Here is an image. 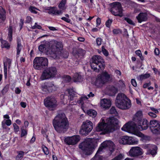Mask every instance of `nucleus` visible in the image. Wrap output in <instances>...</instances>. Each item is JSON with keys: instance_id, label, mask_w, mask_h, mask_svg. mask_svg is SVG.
Wrapping results in <instances>:
<instances>
[{"instance_id": "f257e3e1", "label": "nucleus", "mask_w": 160, "mask_h": 160, "mask_svg": "<svg viewBox=\"0 0 160 160\" xmlns=\"http://www.w3.org/2000/svg\"><path fill=\"white\" fill-rule=\"evenodd\" d=\"M51 44V47L49 48V42H46L45 44H41L38 47V49L41 52H47L51 57L56 59L61 55V52L63 48L62 43L60 42L54 41Z\"/></svg>"}, {"instance_id": "f03ea898", "label": "nucleus", "mask_w": 160, "mask_h": 160, "mask_svg": "<svg viewBox=\"0 0 160 160\" xmlns=\"http://www.w3.org/2000/svg\"><path fill=\"white\" fill-rule=\"evenodd\" d=\"M118 122V120L114 117L107 119L106 123L102 119L98 124L96 130L97 132H102L101 134H103L112 132L117 128Z\"/></svg>"}, {"instance_id": "7ed1b4c3", "label": "nucleus", "mask_w": 160, "mask_h": 160, "mask_svg": "<svg viewBox=\"0 0 160 160\" xmlns=\"http://www.w3.org/2000/svg\"><path fill=\"white\" fill-rule=\"evenodd\" d=\"M52 124L55 129L60 133H64L69 127V122L64 113L58 112L52 121Z\"/></svg>"}, {"instance_id": "20e7f679", "label": "nucleus", "mask_w": 160, "mask_h": 160, "mask_svg": "<svg viewBox=\"0 0 160 160\" xmlns=\"http://www.w3.org/2000/svg\"><path fill=\"white\" fill-rule=\"evenodd\" d=\"M149 127L148 122L146 119L142 120V122L135 123L129 122L124 125L122 128V130L125 132H132L137 135H139L140 132L138 130H142L147 129Z\"/></svg>"}, {"instance_id": "39448f33", "label": "nucleus", "mask_w": 160, "mask_h": 160, "mask_svg": "<svg viewBox=\"0 0 160 160\" xmlns=\"http://www.w3.org/2000/svg\"><path fill=\"white\" fill-rule=\"evenodd\" d=\"M116 106L121 109L126 110L131 107V102L129 99L123 93L118 94L115 100Z\"/></svg>"}, {"instance_id": "423d86ee", "label": "nucleus", "mask_w": 160, "mask_h": 160, "mask_svg": "<svg viewBox=\"0 0 160 160\" xmlns=\"http://www.w3.org/2000/svg\"><path fill=\"white\" fill-rule=\"evenodd\" d=\"M90 63L92 69L95 71L98 72L99 69L103 70L104 68V60L100 56L95 55L93 56Z\"/></svg>"}, {"instance_id": "0eeeda50", "label": "nucleus", "mask_w": 160, "mask_h": 160, "mask_svg": "<svg viewBox=\"0 0 160 160\" xmlns=\"http://www.w3.org/2000/svg\"><path fill=\"white\" fill-rule=\"evenodd\" d=\"M79 147L81 149L85 154L90 155L94 151L95 145L92 142L90 138H87L79 145Z\"/></svg>"}, {"instance_id": "6e6552de", "label": "nucleus", "mask_w": 160, "mask_h": 160, "mask_svg": "<svg viewBox=\"0 0 160 160\" xmlns=\"http://www.w3.org/2000/svg\"><path fill=\"white\" fill-rule=\"evenodd\" d=\"M106 148L111 152V153L114 151L113 143L111 141H105L102 143L101 147L99 148L94 158L91 160H102V157L98 155V153L101 151L103 149Z\"/></svg>"}, {"instance_id": "1a4fd4ad", "label": "nucleus", "mask_w": 160, "mask_h": 160, "mask_svg": "<svg viewBox=\"0 0 160 160\" xmlns=\"http://www.w3.org/2000/svg\"><path fill=\"white\" fill-rule=\"evenodd\" d=\"M48 64V61L47 58L41 57H36L33 61L34 68L38 70L44 68L47 66Z\"/></svg>"}, {"instance_id": "9d476101", "label": "nucleus", "mask_w": 160, "mask_h": 160, "mask_svg": "<svg viewBox=\"0 0 160 160\" xmlns=\"http://www.w3.org/2000/svg\"><path fill=\"white\" fill-rule=\"evenodd\" d=\"M109 5L111 7L110 11L113 15L120 17L123 16L122 8L119 2H115L111 3Z\"/></svg>"}, {"instance_id": "9b49d317", "label": "nucleus", "mask_w": 160, "mask_h": 160, "mask_svg": "<svg viewBox=\"0 0 160 160\" xmlns=\"http://www.w3.org/2000/svg\"><path fill=\"white\" fill-rule=\"evenodd\" d=\"M57 70L55 67H51L45 70L40 77L43 80L54 77L57 74Z\"/></svg>"}, {"instance_id": "f8f14e48", "label": "nucleus", "mask_w": 160, "mask_h": 160, "mask_svg": "<svg viewBox=\"0 0 160 160\" xmlns=\"http://www.w3.org/2000/svg\"><path fill=\"white\" fill-rule=\"evenodd\" d=\"M110 75L106 72H103L98 76L96 80V84L99 87H101L108 81L111 79Z\"/></svg>"}, {"instance_id": "ddd939ff", "label": "nucleus", "mask_w": 160, "mask_h": 160, "mask_svg": "<svg viewBox=\"0 0 160 160\" xmlns=\"http://www.w3.org/2000/svg\"><path fill=\"white\" fill-rule=\"evenodd\" d=\"M93 128L92 123L89 120H87L83 122L79 131L80 133L86 136L91 132Z\"/></svg>"}, {"instance_id": "4468645a", "label": "nucleus", "mask_w": 160, "mask_h": 160, "mask_svg": "<svg viewBox=\"0 0 160 160\" xmlns=\"http://www.w3.org/2000/svg\"><path fill=\"white\" fill-rule=\"evenodd\" d=\"M44 104L51 110H53L57 106V101L52 96L48 97L44 101Z\"/></svg>"}, {"instance_id": "2eb2a0df", "label": "nucleus", "mask_w": 160, "mask_h": 160, "mask_svg": "<svg viewBox=\"0 0 160 160\" xmlns=\"http://www.w3.org/2000/svg\"><path fill=\"white\" fill-rule=\"evenodd\" d=\"M42 90L45 92H52L57 90L58 87L55 85L53 82H48L41 86Z\"/></svg>"}, {"instance_id": "dca6fc26", "label": "nucleus", "mask_w": 160, "mask_h": 160, "mask_svg": "<svg viewBox=\"0 0 160 160\" xmlns=\"http://www.w3.org/2000/svg\"><path fill=\"white\" fill-rule=\"evenodd\" d=\"M150 128L152 133L154 134L160 133V123L156 120H152L150 122Z\"/></svg>"}, {"instance_id": "f3484780", "label": "nucleus", "mask_w": 160, "mask_h": 160, "mask_svg": "<svg viewBox=\"0 0 160 160\" xmlns=\"http://www.w3.org/2000/svg\"><path fill=\"white\" fill-rule=\"evenodd\" d=\"M80 139V137L79 135H74L65 138L64 142L68 145H74L77 144L79 141Z\"/></svg>"}, {"instance_id": "a211bd4d", "label": "nucleus", "mask_w": 160, "mask_h": 160, "mask_svg": "<svg viewBox=\"0 0 160 160\" xmlns=\"http://www.w3.org/2000/svg\"><path fill=\"white\" fill-rule=\"evenodd\" d=\"M129 155L131 157H138L143 154L142 149L139 147H132L129 152Z\"/></svg>"}, {"instance_id": "6ab92c4d", "label": "nucleus", "mask_w": 160, "mask_h": 160, "mask_svg": "<svg viewBox=\"0 0 160 160\" xmlns=\"http://www.w3.org/2000/svg\"><path fill=\"white\" fill-rule=\"evenodd\" d=\"M136 18L139 23L146 21L148 19V14L146 12H140L136 17Z\"/></svg>"}, {"instance_id": "aec40b11", "label": "nucleus", "mask_w": 160, "mask_h": 160, "mask_svg": "<svg viewBox=\"0 0 160 160\" xmlns=\"http://www.w3.org/2000/svg\"><path fill=\"white\" fill-rule=\"evenodd\" d=\"M49 11L48 13L49 14H52L56 15H59L62 14L63 12L60 10H58L56 7H50L48 9Z\"/></svg>"}, {"instance_id": "412c9836", "label": "nucleus", "mask_w": 160, "mask_h": 160, "mask_svg": "<svg viewBox=\"0 0 160 160\" xmlns=\"http://www.w3.org/2000/svg\"><path fill=\"white\" fill-rule=\"evenodd\" d=\"M100 104L101 107L105 109L109 108L111 105V101L109 99L105 98L101 100Z\"/></svg>"}, {"instance_id": "4be33fe9", "label": "nucleus", "mask_w": 160, "mask_h": 160, "mask_svg": "<svg viewBox=\"0 0 160 160\" xmlns=\"http://www.w3.org/2000/svg\"><path fill=\"white\" fill-rule=\"evenodd\" d=\"M142 113L141 111L138 112L133 118V121L135 123L142 122Z\"/></svg>"}, {"instance_id": "5701e85b", "label": "nucleus", "mask_w": 160, "mask_h": 160, "mask_svg": "<svg viewBox=\"0 0 160 160\" xmlns=\"http://www.w3.org/2000/svg\"><path fill=\"white\" fill-rule=\"evenodd\" d=\"M83 77L79 73H75L73 77V80L75 82H80L83 80Z\"/></svg>"}, {"instance_id": "b1692460", "label": "nucleus", "mask_w": 160, "mask_h": 160, "mask_svg": "<svg viewBox=\"0 0 160 160\" xmlns=\"http://www.w3.org/2000/svg\"><path fill=\"white\" fill-rule=\"evenodd\" d=\"M6 11L2 7H0V22L4 21L6 18Z\"/></svg>"}, {"instance_id": "393cba45", "label": "nucleus", "mask_w": 160, "mask_h": 160, "mask_svg": "<svg viewBox=\"0 0 160 160\" xmlns=\"http://www.w3.org/2000/svg\"><path fill=\"white\" fill-rule=\"evenodd\" d=\"M11 63V61L10 59H7V61L4 63V68L5 77L6 78L7 77V66L9 67Z\"/></svg>"}, {"instance_id": "a878e982", "label": "nucleus", "mask_w": 160, "mask_h": 160, "mask_svg": "<svg viewBox=\"0 0 160 160\" xmlns=\"http://www.w3.org/2000/svg\"><path fill=\"white\" fill-rule=\"evenodd\" d=\"M67 2V0H62L58 5V8L62 11L66 9V8L65 5Z\"/></svg>"}, {"instance_id": "bb28decb", "label": "nucleus", "mask_w": 160, "mask_h": 160, "mask_svg": "<svg viewBox=\"0 0 160 160\" xmlns=\"http://www.w3.org/2000/svg\"><path fill=\"white\" fill-rule=\"evenodd\" d=\"M12 26L10 25L8 28V39L10 42L12 40Z\"/></svg>"}, {"instance_id": "cd10ccee", "label": "nucleus", "mask_w": 160, "mask_h": 160, "mask_svg": "<svg viewBox=\"0 0 160 160\" xmlns=\"http://www.w3.org/2000/svg\"><path fill=\"white\" fill-rule=\"evenodd\" d=\"M67 91L69 94V98L70 100L71 101L73 100L74 97L76 95V93L72 89H68Z\"/></svg>"}, {"instance_id": "c85d7f7f", "label": "nucleus", "mask_w": 160, "mask_h": 160, "mask_svg": "<svg viewBox=\"0 0 160 160\" xmlns=\"http://www.w3.org/2000/svg\"><path fill=\"white\" fill-rule=\"evenodd\" d=\"M150 147L152 148V150L150 149L149 150L148 152L152 155H154L157 153V147L154 145H151Z\"/></svg>"}, {"instance_id": "c756f323", "label": "nucleus", "mask_w": 160, "mask_h": 160, "mask_svg": "<svg viewBox=\"0 0 160 160\" xmlns=\"http://www.w3.org/2000/svg\"><path fill=\"white\" fill-rule=\"evenodd\" d=\"M127 138H128V136H124L119 138V142L121 144H127Z\"/></svg>"}, {"instance_id": "7c9ffc66", "label": "nucleus", "mask_w": 160, "mask_h": 160, "mask_svg": "<svg viewBox=\"0 0 160 160\" xmlns=\"http://www.w3.org/2000/svg\"><path fill=\"white\" fill-rule=\"evenodd\" d=\"M150 77V74L149 73H146L144 74H141L137 77L138 79L140 80H142L143 79L147 78Z\"/></svg>"}, {"instance_id": "2f4dec72", "label": "nucleus", "mask_w": 160, "mask_h": 160, "mask_svg": "<svg viewBox=\"0 0 160 160\" xmlns=\"http://www.w3.org/2000/svg\"><path fill=\"white\" fill-rule=\"evenodd\" d=\"M87 113L89 116L93 118L95 117L97 114V112L95 110L92 109L88 110Z\"/></svg>"}, {"instance_id": "473e14b6", "label": "nucleus", "mask_w": 160, "mask_h": 160, "mask_svg": "<svg viewBox=\"0 0 160 160\" xmlns=\"http://www.w3.org/2000/svg\"><path fill=\"white\" fill-rule=\"evenodd\" d=\"M1 42L2 48H5L8 49L10 48V45L7 41L4 40H1Z\"/></svg>"}, {"instance_id": "72a5a7b5", "label": "nucleus", "mask_w": 160, "mask_h": 160, "mask_svg": "<svg viewBox=\"0 0 160 160\" xmlns=\"http://www.w3.org/2000/svg\"><path fill=\"white\" fill-rule=\"evenodd\" d=\"M18 154L16 158V160H21L23 156L24 152L20 151L18 152Z\"/></svg>"}, {"instance_id": "f704fd0d", "label": "nucleus", "mask_w": 160, "mask_h": 160, "mask_svg": "<svg viewBox=\"0 0 160 160\" xmlns=\"http://www.w3.org/2000/svg\"><path fill=\"white\" fill-rule=\"evenodd\" d=\"M22 48L21 44L20 41L18 40L17 41V54L18 55L21 51Z\"/></svg>"}, {"instance_id": "c9c22d12", "label": "nucleus", "mask_w": 160, "mask_h": 160, "mask_svg": "<svg viewBox=\"0 0 160 160\" xmlns=\"http://www.w3.org/2000/svg\"><path fill=\"white\" fill-rule=\"evenodd\" d=\"M85 51L82 49H79L77 51V54L78 57H82L84 54Z\"/></svg>"}, {"instance_id": "e433bc0d", "label": "nucleus", "mask_w": 160, "mask_h": 160, "mask_svg": "<svg viewBox=\"0 0 160 160\" xmlns=\"http://www.w3.org/2000/svg\"><path fill=\"white\" fill-rule=\"evenodd\" d=\"M127 144H133L136 143L133 138L131 137H128V138H127Z\"/></svg>"}, {"instance_id": "4c0bfd02", "label": "nucleus", "mask_w": 160, "mask_h": 160, "mask_svg": "<svg viewBox=\"0 0 160 160\" xmlns=\"http://www.w3.org/2000/svg\"><path fill=\"white\" fill-rule=\"evenodd\" d=\"M21 137H22L25 136L27 134V131L26 129L24 128L23 127H22L21 128Z\"/></svg>"}, {"instance_id": "58836bf2", "label": "nucleus", "mask_w": 160, "mask_h": 160, "mask_svg": "<svg viewBox=\"0 0 160 160\" xmlns=\"http://www.w3.org/2000/svg\"><path fill=\"white\" fill-rule=\"evenodd\" d=\"M109 90L114 94L117 93L118 91V89L113 86L111 87L110 88Z\"/></svg>"}, {"instance_id": "ea45409f", "label": "nucleus", "mask_w": 160, "mask_h": 160, "mask_svg": "<svg viewBox=\"0 0 160 160\" xmlns=\"http://www.w3.org/2000/svg\"><path fill=\"white\" fill-rule=\"evenodd\" d=\"M123 157V155L120 153L111 160H122Z\"/></svg>"}, {"instance_id": "a19ab883", "label": "nucleus", "mask_w": 160, "mask_h": 160, "mask_svg": "<svg viewBox=\"0 0 160 160\" xmlns=\"http://www.w3.org/2000/svg\"><path fill=\"white\" fill-rule=\"evenodd\" d=\"M29 10L32 13L36 14L37 13V10L38 9L35 7L33 6H30L29 8Z\"/></svg>"}, {"instance_id": "79ce46f5", "label": "nucleus", "mask_w": 160, "mask_h": 160, "mask_svg": "<svg viewBox=\"0 0 160 160\" xmlns=\"http://www.w3.org/2000/svg\"><path fill=\"white\" fill-rule=\"evenodd\" d=\"M110 113L111 114H113L116 115L118 112L116 110V109L114 107H112L110 110Z\"/></svg>"}, {"instance_id": "37998d69", "label": "nucleus", "mask_w": 160, "mask_h": 160, "mask_svg": "<svg viewBox=\"0 0 160 160\" xmlns=\"http://www.w3.org/2000/svg\"><path fill=\"white\" fill-rule=\"evenodd\" d=\"M88 98L86 96L82 97L79 100L78 102L82 104L83 103V101L88 99Z\"/></svg>"}, {"instance_id": "c03bdc74", "label": "nucleus", "mask_w": 160, "mask_h": 160, "mask_svg": "<svg viewBox=\"0 0 160 160\" xmlns=\"http://www.w3.org/2000/svg\"><path fill=\"white\" fill-rule=\"evenodd\" d=\"M135 53L137 55H138L140 57L141 59L142 60H143L144 58L142 56V54L141 53V52L140 51V50H137L136 51Z\"/></svg>"}, {"instance_id": "a18cd8bd", "label": "nucleus", "mask_w": 160, "mask_h": 160, "mask_svg": "<svg viewBox=\"0 0 160 160\" xmlns=\"http://www.w3.org/2000/svg\"><path fill=\"white\" fill-rule=\"evenodd\" d=\"M64 81L65 82H69L71 80V78L69 76H65L63 78Z\"/></svg>"}, {"instance_id": "49530a36", "label": "nucleus", "mask_w": 160, "mask_h": 160, "mask_svg": "<svg viewBox=\"0 0 160 160\" xmlns=\"http://www.w3.org/2000/svg\"><path fill=\"white\" fill-rule=\"evenodd\" d=\"M112 22V19L108 20L105 23V25L107 27L110 28L111 23Z\"/></svg>"}, {"instance_id": "de8ad7c7", "label": "nucleus", "mask_w": 160, "mask_h": 160, "mask_svg": "<svg viewBox=\"0 0 160 160\" xmlns=\"http://www.w3.org/2000/svg\"><path fill=\"white\" fill-rule=\"evenodd\" d=\"M43 151L46 155H48L49 154V150L48 148L45 146H44L42 147Z\"/></svg>"}, {"instance_id": "09e8293b", "label": "nucleus", "mask_w": 160, "mask_h": 160, "mask_svg": "<svg viewBox=\"0 0 160 160\" xmlns=\"http://www.w3.org/2000/svg\"><path fill=\"white\" fill-rule=\"evenodd\" d=\"M32 29L37 28L39 29H41L42 28L41 26L38 24L36 22L34 26H32Z\"/></svg>"}, {"instance_id": "8fccbe9b", "label": "nucleus", "mask_w": 160, "mask_h": 160, "mask_svg": "<svg viewBox=\"0 0 160 160\" xmlns=\"http://www.w3.org/2000/svg\"><path fill=\"white\" fill-rule=\"evenodd\" d=\"M102 52L104 55L106 56H107L108 55V51L105 48L104 46H102Z\"/></svg>"}, {"instance_id": "3c124183", "label": "nucleus", "mask_w": 160, "mask_h": 160, "mask_svg": "<svg viewBox=\"0 0 160 160\" xmlns=\"http://www.w3.org/2000/svg\"><path fill=\"white\" fill-rule=\"evenodd\" d=\"M124 20L127 21V22H128L129 24L133 25H135L134 23L130 19L127 18H124Z\"/></svg>"}, {"instance_id": "603ef678", "label": "nucleus", "mask_w": 160, "mask_h": 160, "mask_svg": "<svg viewBox=\"0 0 160 160\" xmlns=\"http://www.w3.org/2000/svg\"><path fill=\"white\" fill-rule=\"evenodd\" d=\"M9 85L8 84H7L4 87L3 89L2 90V94L6 93L8 91V89Z\"/></svg>"}, {"instance_id": "864d4df0", "label": "nucleus", "mask_w": 160, "mask_h": 160, "mask_svg": "<svg viewBox=\"0 0 160 160\" xmlns=\"http://www.w3.org/2000/svg\"><path fill=\"white\" fill-rule=\"evenodd\" d=\"M13 126L14 128V131L15 132H18L19 131V127L16 123H14L13 124Z\"/></svg>"}, {"instance_id": "5fc2aeb1", "label": "nucleus", "mask_w": 160, "mask_h": 160, "mask_svg": "<svg viewBox=\"0 0 160 160\" xmlns=\"http://www.w3.org/2000/svg\"><path fill=\"white\" fill-rule=\"evenodd\" d=\"M113 33L114 34H117L121 33L122 32L121 30L119 29H114L112 31Z\"/></svg>"}, {"instance_id": "6e6d98bb", "label": "nucleus", "mask_w": 160, "mask_h": 160, "mask_svg": "<svg viewBox=\"0 0 160 160\" xmlns=\"http://www.w3.org/2000/svg\"><path fill=\"white\" fill-rule=\"evenodd\" d=\"M156 113H154L152 112H149L148 113V115H149L151 117L154 118H156L157 116V115L156 114Z\"/></svg>"}, {"instance_id": "4d7b16f0", "label": "nucleus", "mask_w": 160, "mask_h": 160, "mask_svg": "<svg viewBox=\"0 0 160 160\" xmlns=\"http://www.w3.org/2000/svg\"><path fill=\"white\" fill-rule=\"evenodd\" d=\"M102 39L100 38H98L96 39V42L97 44L99 46L101 45Z\"/></svg>"}, {"instance_id": "13d9d810", "label": "nucleus", "mask_w": 160, "mask_h": 160, "mask_svg": "<svg viewBox=\"0 0 160 160\" xmlns=\"http://www.w3.org/2000/svg\"><path fill=\"white\" fill-rule=\"evenodd\" d=\"M61 19L66 22H67L69 23L70 22L71 20H70L68 18H66V17H63L61 18Z\"/></svg>"}, {"instance_id": "bf43d9fd", "label": "nucleus", "mask_w": 160, "mask_h": 160, "mask_svg": "<svg viewBox=\"0 0 160 160\" xmlns=\"http://www.w3.org/2000/svg\"><path fill=\"white\" fill-rule=\"evenodd\" d=\"M131 83L132 85L134 87H136L137 86L136 82L134 79H132L131 80Z\"/></svg>"}, {"instance_id": "052dcab7", "label": "nucleus", "mask_w": 160, "mask_h": 160, "mask_svg": "<svg viewBox=\"0 0 160 160\" xmlns=\"http://www.w3.org/2000/svg\"><path fill=\"white\" fill-rule=\"evenodd\" d=\"M150 109L154 113H158V111L157 109L153 107H151Z\"/></svg>"}, {"instance_id": "680f3d73", "label": "nucleus", "mask_w": 160, "mask_h": 160, "mask_svg": "<svg viewBox=\"0 0 160 160\" xmlns=\"http://www.w3.org/2000/svg\"><path fill=\"white\" fill-rule=\"evenodd\" d=\"M5 123L7 126H9L11 124V121L10 119H8L6 121Z\"/></svg>"}, {"instance_id": "e2e57ef3", "label": "nucleus", "mask_w": 160, "mask_h": 160, "mask_svg": "<svg viewBox=\"0 0 160 160\" xmlns=\"http://www.w3.org/2000/svg\"><path fill=\"white\" fill-rule=\"evenodd\" d=\"M31 21V18L30 16H27L25 21L26 23H29Z\"/></svg>"}, {"instance_id": "0e129e2a", "label": "nucleus", "mask_w": 160, "mask_h": 160, "mask_svg": "<svg viewBox=\"0 0 160 160\" xmlns=\"http://www.w3.org/2000/svg\"><path fill=\"white\" fill-rule=\"evenodd\" d=\"M154 52L155 55H158L159 54V51L158 48H155L154 50Z\"/></svg>"}, {"instance_id": "69168bd1", "label": "nucleus", "mask_w": 160, "mask_h": 160, "mask_svg": "<svg viewBox=\"0 0 160 160\" xmlns=\"http://www.w3.org/2000/svg\"><path fill=\"white\" fill-rule=\"evenodd\" d=\"M101 22V19L99 18H98L96 20V23L97 26H99L100 25Z\"/></svg>"}, {"instance_id": "338daca9", "label": "nucleus", "mask_w": 160, "mask_h": 160, "mask_svg": "<svg viewBox=\"0 0 160 160\" xmlns=\"http://www.w3.org/2000/svg\"><path fill=\"white\" fill-rule=\"evenodd\" d=\"M124 35L127 38H128V33L127 30L126 29L124 30Z\"/></svg>"}, {"instance_id": "774afa93", "label": "nucleus", "mask_w": 160, "mask_h": 160, "mask_svg": "<svg viewBox=\"0 0 160 160\" xmlns=\"http://www.w3.org/2000/svg\"><path fill=\"white\" fill-rule=\"evenodd\" d=\"M21 92V90L18 88H17L15 90V93L17 94H19Z\"/></svg>"}]
</instances>
